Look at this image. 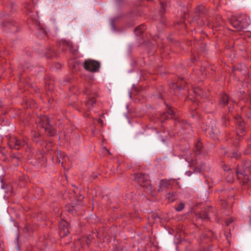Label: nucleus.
<instances>
[{"label":"nucleus","mask_w":251,"mask_h":251,"mask_svg":"<svg viewBox=\"0 0 251 251\" xmlns=\"http://www.w3.org/2000/svg\"><path fill=\"white\" fill-rule=\"evenodd\" d=\"M83 66L85 70L92 73H95L99 71L100 64L98 61L88 59L84 62Z\"/></svg>","instance_id":"f257e3e1"},{"label":"nucleus","mask_w":251,"mask_h":251,"mask_svg":"<svg viewBox=\"0 0 251 251\" xmlns=\"http://www.w3.org/2000/svg\"><path fill=\"white\" fill-rule=\"evenodd\" d=\"M86 95L88 97L86 101V106L88 110H90L96 103V99L98 97L97 93L92 90L87 89L85 92Z\"/></svg>","instance_id":"f03ea898"},{"label":"nucleus","mask_w":251,"mask_h":251,"mask_svg":"<svg viewBox=\"0 0 251 251\" xmlns=\"http://www.w3.org/2000/svg\"><path fill=\"white\" fill-rule=\"evenodd\" d=\"M26 138H24L22 141L17 138L14 137L11 138L9 141V145L10 148L19 150L25 145H26L29 148V145L27 143Z\"/></svg>","instance_id":"7ed1b4c3"},{"label":"nucleus","mask_w":251,"mask_h":251,"mask_svg":"<svg viewBox=\"0 0 251 251\" xmlns=\"http://www.w3.org/2000/svg\"><path fill=\"white\" fill-rule=\"evenodd\" d=\"M135 179L142 187L148 186L150 184L149 176L143 174H137Z\"/></svg>","instance_id":"20e7f679"},{"label":"nucleus","mask_w":251,"mask_h":251,"mask_svg":"<svg viewBox=\"0 0 251 251\" xmlns=\"http://www.w3.org/2000/svg\"><path fill=\"white\" fill-rule=\"evenodd\" d=\"M236 174L237 179L242 184H246L249 181L248 174L243 172L239 166L237 167Z\"/></svg>","instance_id":"39448f33"},{"label":"nucleus","mask_w":251,"mask_h":251,"mask_svg":"<svg viewBox=\"0 0 251 251\" xmlns=\"http://www.w3.org/2000/svg\"><path fill=\"white\" fill-rule=\"evenodd\" d=\"M59 234L61 237L67 235L69 233V224L65 220H62L59 226Z\"/></svg>","instance_id":"423d86ee"},{"label":"nucleus","mask_w":251,"mask_h":251,"mask_svg":"<svg viewBox=\"0 0 251 251\" xmlns=\"http://www.w3.org/2000/svg\"><path fill=\"white\" fill-rule=\"evenodd\" d=\"M171 186L170 180L166 179H162L159 183V188L158 191H162L165 189H168Z\"/></svg>","instance_id":"0eeeda50"},{"label":"nucleus","mask_w":251,"mask_h":251,"mask_svg":"<svg viewBox=\"0 0 251 251\" xmlns=\"http://www.w3.org/2000/svg\"><path fill=\"white\" fill-rule=\"evenodd\" d=\"M60 46L62 47V49L66 50L68 49L70 50L71 52H74L76 50L73 49V45L71 42L67 41H62L60 43Z\"/></svg>","instance_id":"6e6552de"},{"label":"nucleus","mask_w":251,"mask_h":251,"mask_svg":"<svg viewBox=\"0 0 251 251\" xmlns=\"http://www.w3.org/2000/svg\"><path fill=\"white\" fill-rule=\"evenodd\" d=\"M239 167L242 170L243 172L246 173L248 174L251 172V162L249 161H244L242 166Z\"/></svg>","instance_id":"1a4fd4ad"},{"label":"nucleus","mask_w":251,"mask_h":251,"mask_svg":"<svg viewBox=\"0 0 251 251\" xmlns=\"http://www.w3.org/2000/svg\"><path fill=\"white\" fill-rule=\"evenodd\" d=\"M235 122L236 124L239 126V130L241 132H244L245 131L244 126V122L242 119L241 117L239 115H237L235 117Z\"/></svg>","instance_id":"9d476101"},{"label":"nucleus","mask_w":251,"mask_h":251,"mask_svg":"<svg viewBox=\"0 0 251 251\" xmlns=\"http://www.w3.org/2000/svg\"><path fill=\"white\" fill-rule=\"evenodd\" d=\"M93 237L91 235H89L87 237H83L79 239L78 242L80 243L82 247H83L85 244L89 245L92 241Z\"/></svg>","instance_id":"9b49d317"},{"label":"nucleus","mask_w":251,"mask_h":251,"mask_svg":"<svg viewBox=\"0 0 251 251\" xmlns=\"http://www.w3.org/2000/svg\"><path fill=\"white\" fill-rule=\"evenodd\" d=\"M44 128L46 133L49 136H52L54 135L56 133L54 128L50 125V124L47 125Z\"/></svg>","instance_id":"f8f14e48"},{"label":"nucleus","mask_w":251,"mask_h":251,"mask_svg":"<svg viewBox=\"0 0 251 251\" xmlns=\"http://www.w3.org/2000/svg\"><path fill=\"white\" fill-rule=\"evenodd\" d=\"M176 127L183 129H190L191 128L190 124L184 121H177L176 123Z\"/></svg>","instance_id":"ddd939ff"},{"label":"nucleus","mask_w":251,"mask_h":251,"mask_svg":"<svg viewBox=\"0 0 251 251\" xmlns=\"http://www.w3.org/2000/svg\"><path fill=\"white\" fill-rule=\"evenodd\" d=\"M228 101H229L228 97L226 94H223L221 95L219 100V104L221 106L223 107L225 106L226 104H227Z\"/></svg>","instance_id":"4468645a"},{"label":"nucleus","mask_w":251,"mask_h":251,"mask_svg":"<svg viewBox=\"0 0 251 251\" xmlns=\"http://www.w3.org/2000/svg\"><path fill=\"white\" fill-rule=\"evenodd\" d=\"M38 122L39 125L43 128L50 124L49 118L46 116H41Z\"/></svg>","instance_id":"2eb2a0df"},{"label":"nucleus","mask_w":251,"mask_h":251,"mask_svg":"<svg viewBox=\"0 0 251 251\" xmlns=\"http://www.w3.org/2000/svg\"><path fill=\"white\" fill-rule=\"evenodd\" d=\"M193 92L195 95L201 98H205L206 97V93L199 87L193 88Z\"/></svg>","instance_id":"dca6fc26"},{"label":"nucleus","mask_w":251,"mask_h":251,"mask_svg":"<svg viewBox=\"0 0 251 251\" xmlns=\"http://www.w3.org/2000/svg\"><path fill=\"white\" fill-rule=\"evenodd\" d=\"M145 29L144 25H140L135 29L134 32L137 35H139L143 33Z\"/></svg>","instance_id":"f3484780"},{"label":"nucleus","mask_w":251,"mask_h":251,"mask_svg":"<svg viewBox=\"0 0 251 251\" xmlns=\"http://www.w3.org/2000/svg\"><path fill=\"white\" fill-rule=\"evenodd\" d=\"M195 153L197 154L200 153V151L201 150L202 148V143L198 141L197 143L195 144Z\"/></svg>","instance_id":"a211bd4d"},{"label":"nucleus","mask_w":251,"mask_h":251,"mask_svg":"<svg viewBox=\"0 0 251 251\" xmlns=\"http://www.w3.org/2000/svg\"><path fill=\"white\" fill-rule=\"evenodd\" d=\"M65 154L64 152H62L61 151H59L58 152V153H57V158H58L57 162L59 163H61L62 167L64 168H65V167L63 165V162L61 161L60 158H63H63H65Z\"/></svg>","instance_id":"6ab92c4d"},{"label":"nucleus","mask_w":251,"mask_h":251,"mask_svg":"<svg viewBox=\"0 0 251 251\" xmlns=\"http://www.w3.org/2000/svg\"><path fill=\"white\" fill-rule=\"evenodd\" d=\"M232 25L237 30H241L243 28V25L241 23H239L238 21H234L231 23Z\"/></svg>","instance_id":"aec40b11"},{"label":"nucleus","mask_w":251,"mask_h":251,"mask_svg":"<svg viewBox=\"0 0 251 251\" xmlns=\"http://www.w3.org/2000/svg\"><path fill=\"white\" fill-rule=\"evenodd\" d=\"M176 194L175 193H169L167 195V199L171 202L175 201Z\"/></svg>","instance_id":"412c9836"},{"label":"nucleus","mask_w":251,"mask_h":251,"mask_svg":"<svg viewBox=\"0 0 251 251\" xmlns=\"http://www.w3.org/2000/svg\"><path fill=\"white\" fill-rule=\"evenodd\" d=\"M32 139L34 142H37V139L40 137V134L36 131H32L31 133Z\"/></svg>","instance_id":"4be33fe9"},{"label":"nucleus","mask_w":251,"mask_h":251,"mask_svg":"<svg viewBox=\"0 0 251 251\" xmlns=\"http://www.w3.org/2000/svg\"><path fill=\"white\" fill-rule=\"evenodd\" d=\"M205 9V7L203 5H200L197 7L196 9V12L199 14L203 13Z\"/></svg>","instance_id":"5701e85b"},{"label":"nucleus","mask_w":251,"mask_h":251,"mask_svg":"<svg viewBox=\"0 0 251 251\" xmlns=\"http://www.w3.org/2000/svg\"><path fill=\"white\" fill-rule=\"evenodd\" d=\"M187 161L190 164V166L197 165L198 163V160L196 159L193 160L192 159L187 158Z\"/></svg>","instance_id":"b1692460"},{"label":"nucleus","mask_w":251,"mask_h":251,"mask_svg":"<svg viewBox=\"0 0 251 251\" xmlns=\"http://www.w3.org/2000/svg\"><path fill=\"white\" fill-rule=\"evenodd\" d=\"M230 157L237 159L240 156V154L237 152H233L230 155Z\"/></svg>","instance_id":"393cba45"},{"label":"nucleus","mask_w":251,"mask_h":251,"mask_svg":"<svg viewBox=\"0 0 251 251\" xmlns=\"http://www.w3.org/2000/svg\"><path fill=\"white\" fill-rule=\"evenodd\" d=\"M184 208V204L183 203H180L176 208V210L177 211H181Z\"/></svg>","instance_id":"a878e982"},{"label":"nucleus","mask_w":251,"mask_h":251,"mask_svg":"<svg viewBox=\"0 0 251 251\" xmlns=\"http://www.w3.org/2000/svg\"><path fill=\"white\" fill-rule=\"evenodd\" d=\"M172 87L175 89L176 88H178L179 89L181 88V84H179L178 83V82H177V83L174 82H173L172 83Z\"/></svg>","instance_id":"bb28decb"},{"label":"nucleus","mask_w":251,"mask_h":251,"mask_svg":"<svg viewBox=\"0 0 251 251\" xmlns=\"http://www.w3.org/2000/svg\"><path fill=\"white\" fill-rule=\"evenodd\" d=\"M220 204L221 206L225 208H226L227 206V202L225 200H222L221 201Z\"/></svg>","instance_id":"cd10ccee"},{"label":"nucleus","mask_w":251,"mask_h":251,"mask_svg":"<svg viewBox=\"0 0 251 251\" xmlns=\"http://www.w3.org/2000/svg\"><path fill=\"white\" fill-rule=\"evenodd\" d=\"M233 180V175L230 173L229 174L228 176H227V181L228 182H232Z\"/></svg>","instance_id":"c85d7f7f"},{"label":"nucleus","mask_w":251,"mask_h":251,"mask_svg":"<svg viewBox=\"0 0 251 251\" xmlns=\"http://www.w3.org/2000/svg\"><path fill=\"white\" fill-rule=\"evenodd\" d=\"M201 219H208L209 218V216H208V215L207 214V213L206 212H204L203 213L200 217Z\"/></svg>","instance_id":"c756f323"},{"label":"nucleus","mask_w":251,"mask_h":251,"mask_svg":"<svg viewBox=\"0 0 251 251\" xmlns=\"http://www.w3.org/2000/svg\"><path fill=\"white\" fill-rule=\"evenodd\" d=\"M167 113H168L170 116H172L175 114L174 111L170 108L168 109V111L167 112Z\"/></svg>","instance_id":"7c9ffc66"},{"label":"nucleus","mask_w":251,"mask_h":251,"mask_svg":"<svg viewBox=\"0 0 251 251\" xmlns=\"http://www.w3.org/2000/svg\"><path fill=\"white\" fill-rule=\"evenodd\" d=\"M223 169L225 171H230V168L226 165H224L223 166Z\"/></svg>","instance_id":"2f4dec72"},{"label":"nucleus","mask_w":251,"mask_h":251,"mask_svg":"<svg viewBox=\"0 0 251 251\" xmlns=\"http://www.w3.org/2000/svg\"><path fill=\"white\" fill-rule=\"evenodd\" d=\"M232 220L231 218L228 219L226 221V224L227 226H229L230 223L232 222Z\"/></svg>","instance_id":"473e14b6"},{"label":"nucleus","mask_w":251,"mask_h":251,"mask_svg":"<svg viewBox=\"0 0 251 251\" xmlns=\"http://www.w3.org/2000/svg\"><path fill=\"white\" fill-rule=\"evenodd\" d=\"M251 146H249L248 147V150L245 151V153L249 154L251 153Z\"/></svg>","instance_id":"72a5a7b5"},{"label":"nucleus","mask_w":251,"mask_h":251,"mask_svg":"<svg viewBox=\"0 0 251 251\" xmlns=\"http://www.w3.org/2000/svg\"><path fill=\"white\" fill-rule=\"evenodd\" d=\"M160 0V4H161V8L163 9V10H164V8H165V3H164L163 1H162V0Z\"/></svg>","instance_id":"f704fd0d"},{"label":"nucleus","mask_w":251,"mask_h":251,"mask_svg":"<svg viewBox=\"0 0 251 251\" xmlns=\"http://www.w3.org/2000/svg\"><path fill=\"white\" fill-rule=\"evenodd\" d=\"M212 132L213 133V134H215L216 135H217L218 134V131H217L216 129L215 128V129L212 128Z\"/></svg>","instance_id":"c9c22d12"},{"label":"nucleus","mask_w":251,"mask_h":251,"mask_svg":"<svg viewBox=\"0 0 251 251\" xmlns=\"http://www.w3.org/2000/svg\"><path fill=\"white\" fill-rule=\"evenodd\" d=\"M192 173L191 171H187L186 172V175L188 176H190Z\"/></svg>","instance_id":"e433bc0d"},{"label":"nucleus","mask_w":251,"mask_h":251,"mask_svg":"<svg viewBox=\"0 0 251 251\" xmlns=\"http://www.w3.org/2000/svg\"><path fill=\"white\" fill-rule=\"evenodd\" d=\"M165 115H166V114L165 113H164L162 116H161V120H165Z\"/></svg>","instance_id":"4c0bfd02"},{"label":"nucleus","mask_w":251,"mask_h":251,"mask_svg":"<svg viewBox=\"0 0 251 251\" xmlns=\"http://www.w3.org/2000/svg\"><path fill=\"white\" fill-rule=\"evenodd\" d=\"M98 122H99V123L101 124H102L103 123V121H102V120H101V119H99V120H98Z\"/></svg>","instance_id":"58836bf2"},{"label":"nucleus","mask_w":251,"mask_h":251,"mask_svg":"<svg viewBox=\"0 0 251 251\" xmlns=\"http://www.w3.org/2000/svg\"><path fill=\"white\" fill-rule=\"evenodd\" d=\"M41 30L44 33L45 35L46 34V32L45 31L44 29H41Z\"/></svg>","instance_id":"ea45409f"},{"label":"nucleus","mask_w":251,"mask_h":251,"mask_svg":"<svg viewBox=\"0 0 251 251\" xmlns=\"http://www.w3.org/2000/svg\"><path fill=\"white\" fill-rule=\"evenodd\" d=\"M104 149L105 150H106V151L108 152V154H110V151H109L108 150H107V149H106V148H105V147H104Z\"/></svg>","instance_id":"a19ab883"},{"label":"nucleus","mask_w":251,"mask_h":251,"mask_svg":"<svg viewBox=\"0 0 251 251\" xmlns=\"http://www.w3.org/2000/svg\"><path fill=\"white\" fill-rule=\"evenodd\" d=\"M25 8H26L28 10H30L29 7H28V5H27V6L25 7Z\"/></svg>","instance_id":"79ce46f5"},{"label":"nucleus","mask_w":251,"mask_h":251,"mask_svg":"<svg viewBox=\"0 0 251 251\" xmlns=\"http://www.w3.org/2000/svg\"><path fill=\"white\" fill-rule=\"evenodd\" d=\"M197 170H199V169H197V168H196L195 169H194V171H198Z\"/></svg>","instance_id":"37998d69"},{"label":"nucleus","mask_w":251,"mask_h":251,"mask_svg":"<svg viewBox=\"0 0 251 251\" xmlns=\"http://www.w3.org/2000/svg\"><path fill=\"white\" fill-rule=\"evenodd\" d=\"M203 166H204V164H202V165L201 166V169H202V167H203Z\"/></svg>","instance_id":"c03bdc74"},{"label":"nucleus","mask_w":251,"mask_h":251,"mask_svg":"<svg viewBox=\"0 0 251 251\" xmlns=\"http://www.w3.org/2000/svg\"><path fill=\"white\" fill-rule=\"evenodd\" d=\"M26 69H29V67H28V66H27V67H26Z\"/></svg>","instance_id":"a18cd8bd"},{"label":"nucleus","mask_w":251,"mask_h":251,"mask_svg":"<svg viewBox=\"0 0 251 251\" xmlns=\"http://www.w3.org/2000/svg\"><path fill=\"white\" fill-rule=\"evenodd\" d=\"M5 24L7 25V24H9V23H6Z\"/></svg>","instance_id":"49530a36"}]
</instances>
